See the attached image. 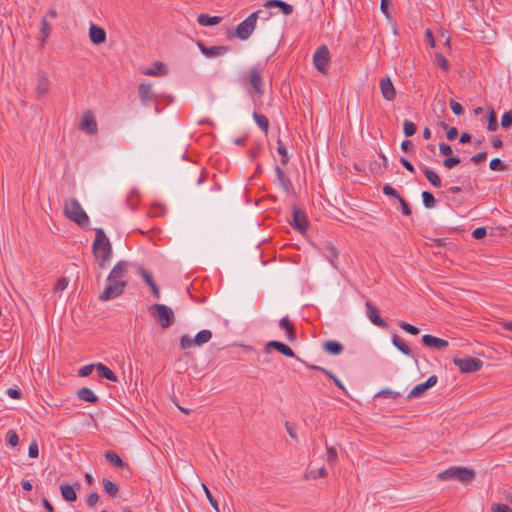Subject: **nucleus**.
I'll return each instance as SVG.
<instances>
[{
	"label": "nucleus",
	"mask_w": 512,
	"mask_h": 512,
	"mask_svg": "<svg viewBox=\"0 0 512 512\" xmlns=\"http://www.w3.org/2000/svg\"><path fill=\"white\" fill-rule=\"evenodd\" d=\"M202 488L204 490V493L210 503V505L217 511L219 512V508H218V503H217V500L213 497V495L211 494L210 490L208 489V487L205 485V484H202Z\"/></svg>",
	"instance_id": "79ce46f5"
},
{
	"label": "nucleus",
	"mask_w": 512,
	"mask_h": 512,
	"mask_svg": "<svg viewBox=\"0 0 512 512\" xmlns=\"http://www.w3.org/2000/svg\"><path fill=\"white\" fill-rule=\"evenodd\" d=\"M453 363L461 373H474L483 367V361L474 357L454 358Z\"/></svg>",
	"instance_id": "0eeeda50"
},
{
	"label": "nucleus",
	"mask_w": 512,
	"mask_h": 512,
	"mask_svg": "<svg viewBox=\"0 0 512 512\" xmlns=\"http://www.w3.org/2000/svg\"><path fill=\"white\" fill-rule=\"evenodd\" d=\"M265 7H279L284 15H290L293 12V6L282 0H267Z\"/></svg>",
	"instance_id": "4be33fe9"
},
{
	"label": "nucleus",
	"mask_w": 512,
	"mask_h": 512,
	"mask_svg": "<svg viewBox=\"0 0 512 512\" xmlns=\"http://www.w3.org/2000/svg\"><path fill=\"white\" fill-rule=\"evenodd\" d=\"M402 395V392H399V391H394L392 389H383L381 391H378L374 394V398H379V397H387V398H397L399 396Z\"/></svg>",
	"instance_id": "f704fd0d"
},
{
	"label": "nucleus",
	"mask_w": 512,
	"mask_h": 512,
	"mask_svg": "<svg viewBox=\"0 0 512 512\" xmlns=\"http://www.w3.org/2000/svg\"><path fill=\"white\" fill-rule=\"evenodd\" d=\"M292 226L297 230L304 232L308 228V221L305 213L296 205L292 208Z\"/></svg>",
	"instance_id": "9b49d317"
},
{
	"label": "nucleus",
	"mask_w": 512,
	"mask_h": 512,
	"mask_svg": "<svg viewBox=\"0 0 512 512\" xmlns=\"http://www.w3.org/2000/svg\"><path fill=\"white\" fill-rule=\"evenodd\" d=\"M422 343L429 348L443 350L448 347V342L433 335L425 334L422 336Z\"/></svg>",
	"instance_id": "dca6fc26"
},
{
	"label": "nucleus",
	"mask_w": 512,
	"mask_h": 512,
	"mask_svg": "<svg viewBox=\"0 0 512 512\" xmlns=\"http://www.w3.org/2000/svg\"><path fill=\"white\" fill-rule=\"evenodd\" d=\"M279 325L287 332V339L292 342L296 339V332L292 322L287 318L283 317L279 321Z\"/></svg>",
	"instance_id": "b1692460"
},
{
	"label": "nucleus",
	"mask_w": 512,
	"mask_h": 512,
	"mask_svg": "<svg viewBox=\"0 0 512 512\" xmlns=\"http://www.w3.org/2000/svg\"><path fill=\"white\" fill-rule=\"evenodd\" d=\"M440 480H457L461 483H469L475 478L473 469L467 467L452 466L437 475Z\"/></svg>",
	"instance_id": "20e7f679"
},
{
	"label": "nucleus",
	"mask_w": 512,
	"mask_h": 512,
	"mask_svg": "<svg viewBox=\"0 0 512 512\" xmlns=\"http://www.w3.org/2000/svg\"><path fill=\"white\" fill-rule=\"evenodd\" d=\"M143 74L148 76H163L167 74V68L164 63L155 61L151 67L143 71Z\"/></svg>",
	"instance_id": "412c9836"
},
{
	"label": "nucleus",
	"mask_w": 512,
	"mask_h": 512,
	"mask_svg": "<svg viewBox=\"0 0 512 512\" xmlns=\"http://www.w3.org/2000/svg\"><path fill=\"white\" fill-rule=\"evenodd\" d=\"M89 37L92 43L102 44L106 40V32L103 28L92 24L89 29Z\"/></svg>",
	"instance_id": "6ab92c4d"
},
{
	"label": "nucleus",
	"mask_w": 512,
	"mask_h": 512,
	"mask_svg": "<svg viewBox=\"0 0 512 512\" xmlns=\"http://www.w3.org/2000/svg\"><path fill=\"white\" fill-rule=\"evenodd\" d=\"M270 348L276 349L278 352H280L281 354H283L287 357L295 356L293 350L288 345H286L282 342H279V341L273 340V341L268 342L265 346V350L268 352V350Z\"/></svg>",
	"instance_id": "aec40b11"
},
{
	"label": "nucleus",
	"mask_w": 512,
	"mask_h": 512,
	"mask_svg": "<svg viewBox=\"0 0 512 512\" xmlns=\"http://www.w3.org/2000/svg\"><path fill=\"white\" fill-rule=\"evenodd\" d=\"M68 283H69V281H68V279L66 277L59 278L58 281L55 284L54 292L55 293L63 292L67 288Z\"/></svg>",
	"instance_id": "c03bdc74"
},
{
	"label": "nucleus",
	"mask_w": 512,
	"mask_h": 512,
	"mask_svg": "<svg viewBox=\"0 0 512 512\" xmlns=\"http://www.w3.org/2000/svg\"><path fill=\"white\" fill-rule=\"evenodd\" d=\"M29 457L31 458H37L39 455V447L36 441H32L29 445L28 449Z\"/></svg>",
	"instance_id": "4d7b16f0"
},
{
	"label": "nucleus",
	"mask_w": 512,
	"mask_h": 512,
	"mask_svg": "<svg viewBox=\"0 0 512 512\" xmlns=\"http://www.w3.org/2000/svg\"><path fill=\"white\" fill-rule=\"evenodd\" d=\"M79 129L89 135H95L97 133V121L91 110H86L84 112Z\"/></svg>",
	"instance_id": "6e6552de"
},
{
	"label": "nucleus",
	"mask_w": 512,
	"mask_h": 512,
	"mask_svg": "<svg viewBox=\"0 0 512 512\" xmlns=\"http://www.w3.org/2000/svg\"><path fill=\"white\" fill-rule=\"evenodd\" d=\"M104 456L108 462L116 467L124 468L126 466L123 460L114 451H106Z\"/></svg>",
	"instance_id": "2f4dec72"
},
{
	"label": "nucleus",
	"mask_w": 512,
	"mask_h": 512,
	"mask_svg": "<svg viewBox=\"0 0 512 512\" xmlns=\"http://www.w3.org/2000/svg\"><path fill=\"white\" fill-rule=\"evenodd\" d=\"M399 326H400L404 331H406V332H408V333H410V334H412V335H417V334H419V329H418L416 326L412 325V324H409V323H407V322L402 321V322H400V323H399Z\"/></svg>",
	"instance_id": "8fccbe9b"
},
{
	"label": "nucleus",
	"mask_w": 512,
	"mask_h": 512,
	"mask_svg": "<svg viewBox=\"0 0 512 512\" xmlns=\"http://www.w3.org/2000/svg\"><path fill=\"white\" fill-rule=\"evenodd\" d=\"M439 152L444 156H450L453 151L449 144L443 142L439 144Z\"/></svg>",
	"instance_id": "e2e57ef3"
},
{
	"label": "nucleus",
	"mask_w": 512,
	"mask_h": 512,
	"mask_svg": "<svg viewBox=\"0 0 512 512\" xmlns=\"http://www.w3.org/2000/svg\"><path fill=\"white\" fill-rule=\"evenodd\" d=\"M324 350L331 355H339L342 353L343 345L335 340H328L323 343Z\"/></svg>",
	"instance_id": "5701e85b"
},
{
	"label": "nucleus",
	"mask_w": 512,
	"mask_h": 512,
	"mask_svg": "<svg viewBox=\"0 0 512 512\" xmlns=\"http://www.w3.org/2000/svg\"><path fill=\"white\" fill-rule=\"evenodd\" d=\"M197 46H198L199 50L206 57L223 56V55H225L229 51V48L227 46L220 45V46L207 47L201 41L197 42Z\"/></svg>",
	"instance_id": "f8f14e48"
},
{
	"label": "nucleus",
	"mask_w": 512,
	"mask_h": 512,
	"mask_svg": "<svg viewBox=\"0 0 512 512\" xmlns=\"http://www.w3.org/2000/svg\"><path fill=\"white\" fill-rule=\"evenodd\" d=\"M392 6V1L391 0H381V3H380V9L382 11V13L386 16V17H389L390 13H389V8Z\"/></svg>",
	"instance_id": "052dcab7"
},
{
	"label": "nucleus",
	"mask_w": 512,
	"mask_h": 512,
	"mask_svg": "<svg viewBox=\"0 0 512 512\" xmlns=\"http://www.w3.org/2000/svg\"><path fill=\"white\" fill-rule=\"evenodd\" d=\"M140 274L143 278V280L146 282V284L150 287L151 285L155 284V281L153 279L152 274L147 271L144 267L139 268Z\"/></svg>",
	"instance_id": "a18cd8bd"
},
{
	"label": "nucleus",
	"mask_w": 512,
	"mask_h": 512,
	"mask_svg": "<svg viewBox=\"0 0 512 512\" xmlns=\"http://www.w3.org/2000/svg\"><path fill=\"white\" fill-rule=\"evenodd\" d=\"M436 57V63L438 64V66L447 71L449 69V63L447 61V59L444 57V55H442L441 53H436L435 55Z\"/></svg>",
	"instance_id": "3c124183"
},
{
	"label": "nucleus",
	"mask_w": 512,
	"mask_h": 512,
	"mask_svg": "<svg viewBox=\"0 0 512 512\" xmlns=\"http://www.w3.org/2000/svg\"><path fill=\"white\" fill-rule=\"evenodd\" d=\"M383 193L387 196H391L397 200L401 198L399 193L389 184L384 185L383 187Z\"/></svg>",
	"instance_id": "603ef678"
},
{
	"label": "nucleus",
	"mask_w": 512,
	"mask_h": 512,
	"mask_svg": "<svg viewBox=\"0 0 512 512\" xmlns=\"http://www.w3.org/2000/svg\"><path fill=\"white\" fill-rule=\"evenodd\" d=\"M41 24H42V27H41V32L44 36V38L48 37L51 30H52V27L51 25L48 23L47 19L46 18H43L42 21H41Z\"/></svg>",
	"instance_id": "bf43d9fd"
},
{
	"label": "nucleus",
	"mask_w": 512,
	"mask_h": 512,
	"mask_svg": "<svg viewBox=\"0 0 512 512\" xmlns=\"http://www.w3.org/2000/svg\"><path fill=\"white\" fill-rule=\"evenodd\" d=\"M491 512H512L511 508L506 504H494L491 508Z\"/></svg>",
	"instance_id": "680f3d73"
},
{
	"label": "nucleus",
	"mask_w": 512,
	"mask_h": 512,
	"mask_svg": "<svg viewBox=\"0 0 512 512\" xmlns=\"http://www.w3.org/2000/svg\"><path fill=\"white\" fill-rule=\"evenodd\" d=\"M329 50L325 45L320 46L313 55L314 66L321 72H325L329 62Z\"/></svg>",
	"instance_id": "1a4fd4ad"
},
{
	"label": "nucleus",
	"mask_w": 512,
	"mask_h": 512,
	"mask_svg": "<svg viewBox=\"0 0 512 512\" xmlns=\"http://www.w3.org/2000/svg\"><path fill=\"white\" fill-rule=\"evenodd\" d=\"M486 158H487V153L486 152H480V153H477V154L473 155L470 158V160L473 163L478 164V163L484 161Z\"/></svg>",
	"instance_id": "774afa93"
},
{
	"label": "nucleus",
	"mask_w": 512,
	"mask_h": 512,
	"mask_svg": "<svg viewBox=\"0 0 512 512\" xmlns=\"http://www.w3.org/2000/svg\"><path fill=\"white\" fill-rule=\"evenodd\" d=\"M422 199H423V204L426 208H433L436 204L435 197L433 196V194L431 192L423 191Z\"/></svg>",
	"instance_id": "4c0bfd02"
},
{
	"label": "nucleus",
	"mask_w": 512,
	"mask_h": 512,
	"mask_svg": "<svg viewBox=\"0 0 512 512\" xmlns=\"http://www.w3.org/2000/svg\"><path fill=\"white\" fill-rule=\"evenodd\" d=\"M104 491L111 496L112 498H116L119 495V487L117 484L113 483L107 478L102 480Z\"/></svg>",
	"instance_id": "cd10ccee"
},
{
	"label": "nucleus",
	"mask_w": 512,
	"mask_h": 512,
	"mask_svg": "<svg viewBox=\"0 0 512 512\" xmlns=\"http://www.w3.org/2000/svg\"><path fill=\"white\" fill-rule=\"evenodd\" d=\"M392 343L403 354L408 356L411 355V350L409 346L405 344L396 333L393 334Z\"/></svg>",
	"instance_id": "72a5a7b5"
},
{
	"label": "nucleus",
	"mask_w": 512,
	"mask_h": 512,
	"mask_svg": "<svg viewBox=\"0 0 512 512\" xmlns=\"http://www.w3.org/2000/svg\"><path fill=\"white\" fill-rule=\"evenodd\" d=\"M212 333L210 330H201L194 337V343L196 346H201L210 341Z\"/></svg>",
	"instance_id": "473e14b6"
},
{
	"label": "nucleus",
	"mask_w": 512,
	"mask_h": 512,
	"mask_svg": "<svg viewBox=\"0 0 512 512\" xmlns=\"http://www.w3.org/2000/svg\"><path fill=\"white\" fill-rule=\"evenodd\" d=\"M432 386H414V388L408 393L407 399L420 397Z\"/></svg>",
	"instance_id": "58836bf2"
},
{
	"label": "nucleus",
	"mask_w": 512,
	"mask_h": 512,
	"mask_svg": "<svg viewBox=\"0 0 512 512\" xmlns=\"http://www.w3.org/2000/svg\"><path fill=\"white\" fill-rule=\"evenodd\" d=\"M194 338L190 337L189 335H183L180 339V346L182 349H189L192 346H194Z\"/></svg>",
	"instance_id": "de8ad7c7"
},
{
	"label": "nucleus",
	"mask_w": 512,
	"mask_h": 512,
	"mask_svg": "<svg viewBox=\"0 0 512 512\" xmlns=\"http://www.w3.org/2000/svg\"><path fill=\"white\" fill-rule=\"evenodd\" d=\"M498 128V124H497V115L495 113V111L493 109H490L489 113H488V125H487V129L489 131H496Z\"/></svg>",
	"instance_id": "ea45409f"
},
{
	"label": "nucleus",
	"mask_w": 512,
	"mask_h": 512,
	"mask_svg": "<svg viewBox=\"0 0 512 512\" xmlns=\"http://www.w3.org/2000/svg\"><path fill=\"white\" fill-rule=\"evenodd\" d=\"M417 127L410 120H404L403 122V133L406 137L413 136L416 133Z\"/></svg>",
	"instance_id": "e433bc0d"
},
{
	"label": "nucleus",
	"mask_w": 512,
	"mask_h": 512,
	"mask_svg": "<svg viewBox=\"0 0 512 512\" xmlns=\"http://www.w3.org/2000/svg\"><path fill=\"white\" fill-rule=\"evenodd\" d=\"M285 428H286V431L287 433L289 434V436L294 439L295 441H298V437L296 435V430H295V426L293 424H291L290 422H286L285 423Z\"/></svg>",
	"instance_id": "0e129e2a"
},
{
	"label": "nucleus",
	"mask_w": 512,
	"mask_h": 512,
	"mask_svg": "<svg viewBox=\"0 0 512 512\" xmlns=\"http://www.w3.org/2000/svg\"><path fill=\"white\" fill-rule=\"evenodd\" d=\"M96 371V363L85 365L78 370V376L86 377Z\"/></svg>",
	"instance_id": "a19ab883"
},
{
	"label": "nucleus",
	"mask_w": 512,
	"mask_h": 512,
	"mask_svg": "<svg viewBox=\"0 0 512 512\" xmlns=\"http://www.w3.org/2000/svg\"><path fill=\"white\" fill-rule=\"evenodd\" d=\"M77 395L81 400L91 403H94L98 400L95 393L88 387H83L82 389L78 390Z\"/></svg>",
	"instance_id": "7c9ffc66"
},
{
	"label": "nucleus",
	"mask_w": 512,
	"mask_h": 512,
	"mask_svg": "<svg viewBox=\"0 0 512 512\" xmlns=\"http://www.w3.org/2000/svg\"><path fill=\"white\" fill-rule=\"evenodd\" d=\"M130 264L121 260L110 271L107 277V284L98 296L100 301H109L121 296L128 284V270Z\"/></svg>",
	"instance_id": "f257e3e1"
},
{
	"label": "nucleus",
	"mask_w": 512,
	"mask_h": 512,
	"mask_svg": "<svg viewBox=\"0 0 512 512\" xmlns=\"http://www.w3.org/2000/svg\"><path fill=\"white\" fill-rule=\"evenodd\" d=\"M512 124V114L511 112H505L501 117V126L502 128H509Z\"/></svg>",
	"instance_id": "6e6d98bb"
},
{
	"label": "nucleus",
	"mask_w": 512,
	"mask_h": 512,
	"mask_svg": "<svg viewBox=\"0 0 512 512\" xmlns=\"http://www.w3.org/2000/svg\"><path fill=\"white\" fill-rule=\"evenodd\" d=\"M487 234V231H486V228L484 227H479V228H476L473 233H472V236L475 238V239H482L486 236Z\"/></svg>",
	"instance_id": "69168bd1"
},
{
	"label": "nucleus",
	"mask_w": 512,
	"mask_h": 512,
	"mask_svg": "<svg viewBox=\"0 0 512 512\" xmlns=\"http://www.w3.org/2000/svg\"><path fill=\"white\" fill-rule=\"evenodd\" d=\"M326 450H327V461L331 464L336 462V460H337L336 448L326 445Z\"/></svg>",
	"instance_id": "864d4df0"
},
{
	"label": "nucleus",
	"mask_w": 512,
	"mask_h": 512,
	"mask_svg": "<svg viewBox=\"0 0 512 512\" xmlns=\"http://www.w3.org/2000/svg\"><path fill=\"white\" fill-rule=\"evenodd\" d=\"M275 172L277 174V179H278V182H279L280 186L282 187V189L285 192H289V190L291 188V181H290V179L285 176L284 172L278 166H276Z\"/></svg>",
	"instance_id": "c756f323"
},
{
	"label": "nucleus",
	"mask_w": 512,
	"mask_h": 512,
	"mask_svg": "<svg viewBox=\"0 0 512 512\" xmlns=\"http://www.w3.org/2000/svg\"><path fill=\"white\" fill-rule=\"evenodd\" d=\"M490 169L493 171H503L506 169V165L499 158H493L490 161Z\"/></svg>",
	"instance_id": "37998d69"
},
{
	"label": "nucleus",
	"mask_w": 512,
	"mask_h": 512,
	"mask_svg": "<svg viewBox=\"0 0 512 512\" xmlns=\"http://www.w3.org/2000/svg\"><path fill=\"white\" fill-rule=\"evenodd\" d=\"M49 88L50 82L47 73L44 71L39 72L36 86L37 97L41 98L46 95L49 92Z\"/></svg>",
	"instance_id": "f3484780"
},
{
	"label": "nucleus",
	"mask_w": 512,
	"mask_h": 512,
	"mask_svg": "<svg viewBox=\"0 0 512 512\" xmlns=\"http://www.w3.org/2000/svg\"><path fill=\"white\" fill-rule=\"evenodd\" d=\"M138 95L143 105H149L155 100V94L152 90V85L148 83H141L138 86Z\"/></svg>",
	"instance_id": "ddd939ff"
},
{
	"label": "nucleus",
	"mask_w": 512,
	"mask_h": 512,
	"mask_svg": "<svg viewBox=\"0 0 512 512\" xmlns=\"http://www.w3.org/2000/svg\"><path fill=\"white\" fill-rule=\"evenodd\" d=\"M262 10L251 13L244 21H242L235 29L234 36L240 40H247L255 29L258 15Z\"/></svg>",
	"instance_id": "423d86ee"
},
{
	"label": "nucleus",
	"mask_w": 512,
	"mask_h": 512,
	"mask_svg": "<svg viewBox=\"0 0 512 512\" xmlns=\"http://www.w3.org/2000/svg\"><path fill=\"white\" fill-rule=\"evenodd\" d=\"M62 497L69 502H73L77 499L75 488L69 484H62L60 486Z\"/></svg>",
	"instance_id": "bb28decb"
},
{
	"label": "nucleus",
	"mask_w": 512,
	"mask_h": 512,
	"mask_svg": "<svg viewBox=\"0 0 512 512\" xmlns=\"http://www.w3.org/2000/svg\"><path fill=\"white\" fill-rule=\"evenodd\" d=\"M450 107L455 115H461L464 113L463 106L454 100H450Z\"/></svg>",
	"instance_id": "13d9d810"
},
{
	"label": "nucleus",
	"mask_w": 512,
	"mask_h": 512,
	"mask_svg": "<svg viewBox=\"0 0 512 512\" xmlns=\"http://www.w3.org/2000/svg\"><path fill=\"white\" fill-rule=\"evenodd\" d=\"M150 313L154 316L163 329L169 328L175 321L173 310L164 304H154L150 307Z\"/></svg>",
	"instance_id": "39448f33"
},
{
	"label": "nucleus",
	"mask_w": 512,
	"mask_h": 512,
	"mask_svg": "<svg viewBox=\"0 0 512 512\" xmlns=\"http://www.w3.org/2000/svg\"><path fill=\"white\" fill-rule=\"evenodd\" d=\"M7 442L9 445L15 447L19 443V437L14 430H9L6 435Z\"/></svg>",
	"instance_id": "09e8293b"
},
{
	"label": "nucleus",
	"mask_w": 512,
	"mask_h": 512,
	"mask_svg": "<svg viewBox=\"0 0 512 512\" xmlns=\"http://www.w3.org/2000/svg\"><path fill=\"white\" fill-rule=\"evenodd\" d=\"M325 249H326V258H327V260L330 262V264L334 268H337L336 260H337L338 255H339L337 248L334 245H332L331 243H327L326 246H325Z\"/></svg>",
	"instance_id": "c85d7f7f"
},
{
	"label": "nucleus",
	"mask_w": 512,
	"mask_h": 512,
	"mask_svg": "<svg viewBox=\"0 0 512 512\" xmlns=\"http://www.w3.org/2000/svg\"><path fill=\"white\" fill-rule=\"evenodd\" d=\"M253 118L256 121L257 125L265 132L268 130L269 121L265 115L258 114L257 112L253 113Z\"/></svg>",
	"instance_id": "c9c22d12"
},
{
	"label": "nucleus",
	"mask_w": 512,
	"mask_h": 512,
	"mask_svg": "<svg viewBox=\"0 0 512 512\" xmlns=\"http://www.w3.org/2000/svg\"><path fill=\"white\" fill-rule=\"evenodd\" d=\"M366 308H367V316L370 319V321L381 328H387L388 323L381 318L379 311L377 308L369 301L366 302Z\"/></svg>",
	"instance_id": "4468645a"
},
{
	"label": "nucleus",
	"mask_w": 512,
	"mask_h": 512,
	"mask_svg": "<svg viewBox=\"0 0 512 512\" xmlns=\"http://www.w3.org/2000/svg\"><path fill=\"white\" fill-rule=\"evenodd\" d=\"M398 201L401 205L402 213L406 216H409L411 214V209H410L408 203L406 202V200L401 197Z\"/></svg>",
	"instance_id": "338daca9"
},
{
	"label": "nucleus",
	"mask_w": 512,
	"mask_h": 512,
	"mask_svg": "<svg viewBox=\"0 0 512 512\" xmlns=\"http://www.w3.org/2000/svg\"><path fill=\"white\" fill-rule=\"evenodd\" d=\"M423 173L427 180L436 188H440L442 186V181L439 175L433 171L432 169L423 165Z\"/></svg>",
	"instance_id": "393cba45"
},
{
	"label": "nucleus",
	"mask_w": 512,
	"mask_h": 512,
	"mask_svg": "<svg viewBox=\"0 0 512 512\" xmlns=\"http://www.w3.org/2000/svg\"><path fill=\"white\" fill-rule=\"evenodd\" d=\"M277 144H278V148H277V151L278 153L281 155V163L283 165H286L287 162H288V155H287V150L285 148V146L283 145L282 141L281 140H278L277 141Z\"/></svg>",
	"instance_id": "49530a36"
},
{
	"label": "nucleus",
	"mask_w": 512,
	"mask_h": 512,
	"mask_svg": "<svg viewBox=\"0 0 512 512\" xmlns=\"http://www.w3.org/2000/svg\"><path fill=\"white\" fill-rule=\"evenodd\" d=\"M222 18L219 16H209L208 14H200L197 18V22L201 26H214L221 22Z\"/></svg>",
	"instance_id": "a878e982"
},
{
	"label": "nucleus",
	"mask_w": 512,
	"mask_h": 512,
	"mask_svg": "<svg viewBox=\"0 0 512 512\" xmlns=\"http://www.w3.org/2000/svg\"><path fill=\"white\" fill-rule=\"evenodd\" d=\"M461 162L460 158L459 157H456V156H451V157H448L446 158L444 161H443V165L448 168V169H451L453 168L454 166H456L457 164H459Z\"/></svg>",
	"instance_id": "5fc2aeb1"
},
{
	"label": "nucleus",
	"mask_w": 512,
	"mask_h": 512,
	"mask_svg": "<svg viewBox=\"0 0 512 512\" xmlns=\"http://www.w3.org/2000/svg\"><path fill=\"white\" fill-rule=\"evenodd\" d=\"M248 81L256 94H258L259 96H262L264 94L263 78L261 71L259 69L252 68L249 71Z\"/></svg>",
	"instance_id": "9d476101"
},
{
	"label": "nucleus",
	"mask_w": 512,
	"mask_h": 512,
	"mask_svg": "<svg viewBox=\"0 0 512 512\" xmlns=\"http://www.w3.org/2000/svg\"><path fill=\"white\" fill-rule=\"evenodd\" d=\"M95 374L100 378H105L111 382H117L116 374L106 365L101 362L96 363V371Z\"/></svg>",
	"instance_id": "a211bd4d"
},
{
	"label": "nucleus",
	"mask_w": 512,
	"mask_h": 512,
	"mask_svg": "<svg viewBox=\"0 0 512 512\" xmlns=\"http://www.w3.org/2000/svg\"><path fill=\"white\" fill-rule=\"evenodd\" d=\"M64 214L67 218L74 221L83 228L87 227L89 224V217L76 198H70L68 201H66L64 206Z\"/></svg>",
	"instance_id": "7ed1b4c3"
},
{
	"label": "nucleus",
	"mask_w": 512,
	"mask_h": 512,
	"mask_svg": "<svg viewBox=\"0 0 512 512\" xmlns=\"http://www.w3.org/2000/svg\"><path fill=\"white\" fill-rule=\"evenodd\" d=\"M92 252L99 267L106 268L112 258L113 251L111 242L102 228L95 229Z\"/></svg>",
	"instance_id": "f03ea898"
},
{
	"label": "nucleus",
	"mask_w": 512,
	"mask_h": 512,
	"mask_svg": "<svg viewBox=\"0 0 512 512\" xmlns=\"http://www.w3.org/2000/svg\"><path fill=\"white\" fill-rule=\"evenodd\" d=\"M380 90L384 99L393 101L396 97V91L390 77H385L380 81Z\"/></svg>",
	"instance_id": "2eb2a0df"
}]
</instances>
